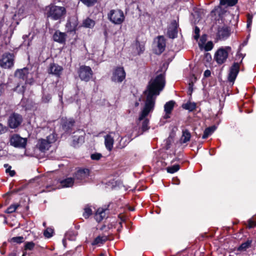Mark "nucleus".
I'll use <instances>...</instances> for the list:
<instances>
[{
  "label": "nucleus",
  "instance_id": "f257e3e1",
  "mask_svg": "<svg viewBox=\"0 0 256 256\" xmlns=\"http://www.w3.org/2000/svg\"><path fill=\"white\" fill-rule=\"evenodd\" d=\"M165 85L164 76V74H160L155 78H152L149 82L147 90L144 92L146 96L145 104L144 108L140 114L138 118V124L141 126L143 132L148 130L150 128L148 116L154 107L156 98L162 90Z\"/></svg>",
  "mask_w": 256,
  "mask_h": 256
},
{
  "label": "nucleus",
  "instance_id": "f03ea898",
  "mask_svg": "<svg viewBox=\"0 0 256 256\" xmlns=\"http://www.w3.org/2000/svg\"><path fill=\"white\" fill-rule=\"evenodd\" d=\"M46 12L48 18L54 20H58L64 17L66 14V10L63 6L50 5L46 8Z\"/></svg>",
  "mask_w": 256,
  "mask_h": 256
},
{
  "label": "nucleus",
  "instance_id": "7ed1b4c3",
  "mask_svg": "<svg viewBox=\"0 0 256 256\" xmlns=\"http://www.w3.org/2000/svg\"><path fill=\"white\" fill-rule=\"evenodd\" d=\"M231 52L232 48L230 46L221 47L216 52L214 58L218 64H222L226 62Z\"/></svg>",
  "mask_w": 256,
  "mask_h": 256
},
{
  "label": "nucleus",
  "instance_id": "20e7f679",
  "mask_svg": "<svg viewBox=\"0 0 256 256\" xmlns=\"http://www.w3.org/2000/svg\"><path fill=\"white\" fill-rule=\"evenodd\" d=\"M108 17L111 22L116 24H122L125 19L124 12L118 9L111 10L108 14Z\"/></svg>",
  "mask_w": 256,
  "mask_h": 256
},
{
  "label": "nucleus",
  "instance_id": "39448f33",
  "mask_svg": "<svg viewBox=\"0 0 256 256\" xmlns=\"http://www.w3.org/2000/svg\"><path fill=\"white\" fill-rule=\"evenodd\" d=\"M14 75L18 78L24 80L26 84H32L34 82L32 74L29 72L27 68L16 70Z\"/></svg>",
  "mask_w": 256,
  "mask_h": 256
},
{
  "label": "nucleus",
  "instance_id": "423d86ee",
  "mask_svg": "<svg viewBox=\"0 0 256 256\" xmlns=\"http://www.w3.org/2000/svg\"><path fill=\"white\" fill-rule=\"evenodd\" d=\"M56 136L55 134H52L46 137V139L40 140L38 143L39 150L42 152L48 150L51 144L55 142Z\"/></svg>",
  "mask_w": 256,
  "mask_h": 256
},
{
  "label": "nucleus",
  "instance_id": "0eeeda50",
  "mask_svg": "<svg viewBox=\"0 0 256 256\" xmlns=\"http://www.w3.org/2000/svg\"><path fill=\"white\" fill-rule=\"evenodd\" d=\"M126 76L124 68L122 67H117L113 70L111 80L116 83H121L125 79Z\"/></svg>",
  "mask_w": 256,
  "mask_h": 256
},
{
  "label": "nucleus",
  "instance_id": "6e6552de",
  "mask_svg": "<svg viewBox=\"0 0 256 256\" xmlns=\"http://www.w3.org/2000/svg\"><path fill=\"white\" fill-rule=\"evenodd\" d=\"M78 74L82 80L88 82L92 78L93 72L90 66H82L80 68Z\"/></svg>",
  "mask_w": 256,
  "mask_h": 256
},
{
  "label": "nucleus",
  "instance_id": "1a4fd4ad",
  "mask_svg": "<svg viewBox=\"0 0 256 256\" xmlns=\"http://www.w3.org/2000/svg\"><path fill=\"white\" fill-rule=\"evenodd\" d=\"M26 139L20 136L18 134L12 136L10 138V145L17 148H24L26 144Z\"/></svg>",
  "mask_w": 256,
  "mask_h": 256
},
{
  "label": "nucleus",
  "instance_id": "9d476101",
  "mask_svg": "<svg viewBox=\"0 0 256 256\" xmlns=\"http://www.w3.org/2000/svg\"><path fill=\"white\" fill-rule=\"evenodd\" d=\"M14 56L12 54L6 53L0 60V66L4 68H10L14 64Z\"/></svg>",
  "mask_w": 256,
  "mask_h": 256
},
{
  "label": "nucleus",
  "instance_id": "9b49d317",
  "mask_svg": "<svg viewBox=\"0 0 256 256\" xmlns=\"http://www.w3.org/2000/svg\"><path fill=\"white\" fill-rule=\"evenodd\" d=\"M22 121V116L19 114L14 113L10 116L8 124L10 128H15L21 124Z\"/></svg>",
  "mask_w": 256,
  "mask_h": 256
},
{
  "label": "nucleus",
  "instance_id": "f8f14e48",
  "mask_svg": "<svg viewBox=\"0 0 256 256\" xmlns=\"http://www.w3.org/2000/svg\"><path fill=\"white\" fill-rule=\"evenodd\" d=\"M240 70V64L234 62L230 69L228 80L230 82H233L236 78Z\"/></svg>",
  "mask_w": 256,
  "mask_h": 256
},
{
  "label": "nucleus",
  "instance_id": "ddd939ff",
  "mask_svg": "<svg viewBox=\"0 0 256 256\" xmlns=\"http://www.w3.org/2000/svg\"><path fill=\"white\" fill-rule=\"evenodd\" d=\"M156 48L155 50L156 54L162 53L166 47V40L163 36H158L156 40Z\"/></svg>",
  "mask_w": 256,
  "mask_h": 256
},
{
  "label": "nucleus",
  "instance_id": "4468645a",
  "mask_svg": "<svg viewBox=\"0 0 256 256\" xmlns=\"http://www.w3.org/2000/svg\"><path fill=\"white\" fill-rule=\"evenodd\" d=\"M178 24L176 20H173L168 30V35L169 38H174L177 36Z\"/></svg>",
  "mask_w": 256,
  "mask_h": 256
},
{
  "label": "nucleus",
  "instance_id": "2eb2a0df",
  "mask_svg": "<svg viewBox=\"0 0 256 256\" xmlns=\"http://www.w3.org/2000/svg\"><path fill=\"white\" fill-rule=\"evenodd\" d=\"M62 70L63 68L61 66L53 63L50 64L48 68V72L56 76H60Z\"/></svg>",
  "mask_w": 256,
  "mask_h": 256
},
{
  "label": "nucleus",
  "instance_id": "dca6fc26",
  "mask_svg": "<svg viewBox=\"0 0 256 256\" xmlns=\"http://www.w3.org/2000/svg\"><path fill=\"white\" fill-rule=\"evenodd\" d=\"M230 30L228 27L222 26L218 28L217 37L220 40H224L230 36Z\"/></svg>",
  "mask_w": 256,
  "mask_h": 256
},
{
  "label": "nucleus",
  "instance_id": "f3484780",
  "mask_svg": "<svg viewBox=\"0 0 256 256\" xmlns=\"http://www.w3.org/2000/svg\"><path fill=\"white\" fill-rule=\"evenodd\" d=\"M89 170L87 168L79 170L76 172L74 178L81 181L86 178L89 176Z\"/></svg>",
  "mask_w": 256,
  "mask_h": 256
},
{
  "label": "nucleus",
  "instance_id": "a211bd4d",
  "mask_svg": "<svg viewBox=\"0 0 256 256\" xmlns=\"http://www.w3.org/2000/svg\"><path fill=\"white\" fill-rule=\"evenodd\" d=\"M78 22L76 17H72L69 18L66 24V28L69 32H73L76 30Z\"/></svg>",
  "mask_w": 256,
  "mask_h": 256
},
{
  "label": "nucleus",
  "instance_id": "6ab92c4d",
  "mask_svg": "<svg viewBox=\"0 0 256 256\" xmlns=\"http://www.w3.org/2000/svg\"><path fill=\"white\" fill-rule=\"evenodd\" d=\"M112 134L111 132L104 136V145L108 151H111L113 148L114 140L112 136Z\"/></svg>",
  "mask_w": 256,
  "mask_h": 256
},
{
  "label": "nucleus",
  "instance_id": "aec40b11",
  "mask_svg": "<svg viewBox=\"0 0 256 256\" xmlns=\"http://www.w3.org/2000/svg\"><path fill=\"white\" fill-rule=\"evenodd\" d=\"M175 102L173 100L169 101L167 102L164 106V112H166L164 116V118H170L169 114L171 113L172 110L174 108Z\"/></svg>",
  "mask_w": 256,
  "mask_h": 256
},
{
  "label": "nucleus",
  "instance_id": "412c9836",
  "mask_svg": "<svg viewBox=\"0 0 256 256\" xmlns=\"http://www.w3.org/2000/svg\"><path fill=\"white\" fill-rule=\"evenodd\" d=\"M66 34L64 32L56 31L53 36L54 41L63 44L66 41Z\"/></svg>",
  "mask_w": 256,
  "mask_h": 256
},
{
  "label": "nucleus",
  "instance_id": "4be33fe9",
  "mask_svg": "<svg viewBox=\"0 0 256 256\" xmlns=\"http://www.w3.org/2000/svg\"><path fill=\"white\" fill-rule=\"evenodd\" d=\"M191 138L190 132L187 130H184L182 132V136L180 140V144H185L190 141Z\"/></svg>",
  "mask_w": 256,
  "mask_h": 256
},
{
  "label": "nucleus",
  "instance_id": "5701e85b",
  "mask_svg": "<svg viewBox=\"0 0 256 256\" xmlns=\"http://www.w3.org/2000/svg\"><path fill=\"white\" fill-rule=\"evenodd\" d=\"M62 188L72 187L74 184V179L72 178H68L60 181Z\"/></svg>",
  "mask_w": 256,
  "mask_h": 256
},
{
  "label": "nucleus",
  "instance_id": "b1692460",
  "mask_svg": "<svg viewBox=\"0 0 256 256\" xmlns=\"http://www.w3.org/2000/svg\"><path fill=\"white\" fill-rule=\"evenodd\" d=\"M106 210V209H104L102 208H99L97 210L95 214V219L97 222H100L105 218Z\"/></svg>",
  "mask_w": 256,
  "mask_h": 256
},
{
  "label": "nucleus",
  "instance_id": "393cba45",
  "mask_svg": "<svg viewBox=\"0 0 256 256\" xmlns=\"http://www.w3.org/2000/svg\"><path fill=\"white\" fill-rule=\"evenodd\" d=\"M134 46L136 49L134 52L138 54L142 53L144 50V45L143 43H140L138 42H136L134 44Z\"/></svg>",
  "mask_w": 256,
  "mask_h": 256
},
{
  "label": "nucleus",
  "instance_id": "a878e982",
  "mask_svg": "<svg viewBox=\"0 0 256 256\" xmlns=\"http://www.w3.org/2000/svg\"><path fill=\"white\" fill-rule=\"evenodd\" d=\"M216 129V127L215 126H212L206 128L204 131L202 138L203 139L206 138L209 136L211 135L214 132Z\"/></svg>",
  "mask_w": 256,
  "mask_h": 256
},
{
  "label": "nucleus",
  "instance_id": "bb28decb",
  "mask_svg": "<svg viewBox=\"0 0 256 256\" xmlns=\"http://www.w3.org/2000/svg\"><path fill=\"white\" fill-rule=\"evenodd\" d=\"M108 238L106 236H97L94 242H92V245H96L98 244H102Z\"/></svg>",
  "mask_w": 256,
  "mask_h": 256
},
{
  "label": "nucleus",
  "instance_id": "cd10ccee",
  "mask_svg": "<svg viewBox=\"0 0 256 256\" xmlns=\"http://www.w3.org/2000/svg\"><path fill=\"white\" fill-rule=\"evenodd\" d=\"M74 120L72 118L67 120L63 124V128L66 130H68L74 126Z\"/></svg>",
  "mask_w": 256,
  "mask_h": 256
},
{
  "label": "nucleus",
  "instance_id": "c85d7f7f",
  "mask_svg": "<svg viewBox=\"0 0 256 256\" xmlns=\"http://www.w3.org/2000/svg\"><path fill=\"white\" fill-rule=\"evenodd\" d=\"M182 107L185 109L192 112L196 108V104L195 102H188L182 104Z\"/></svg>",
  "mask_w": 256,
  "mask_h": 256
},
{
  "label": "nucleus",
  "instance_id": "c756f323",
  "mask_svg": "<svg viewBox=\"0 0 256 256\" xmlns=\"http://www.w3.org/2000/svg\"><path fill=\"white\" fill-rule=\"evenodd\" d=\"M94 22L88 18L86 19L83 22V26L86 28H91L94 26Z\"/></svg>",
  "mask_w": 256,
  "mask_h": 256
},
{
  "label": "nucleus",
  "instance_id": "7c9ffc66",
  "mask_svg": "<svg viewBox=\"0 0 256 256\" xmlns=\"http://www.w3.org/2000/svg\"><path fill=\"white\" fill-rule=\"evenodd\" d=\"M180 168V165L174 164L172 166H168L166 168L167 172L170 174L174 173L179 170Z\"/></svg>",
  "mask_w": 256,
  "mask_h": 256
},
{
  "label": "nucleus",
  "instance_id": "2f4dec72",
  "mask_svg": "<svg viewBox=\"0 0 256 256\" xmlns=\"http://www.w3.org/2000/svg\"><path fill=\"white\" fill-rule=\"evenodd\" d=\"M238 0H220L222 5L228 4L232 6L237 2Z\"/></svg>",
  "mask_w": 256,
  "mask_h": 256
},
{
  "label": "nucleus",
  "instance_id": "473e14b6",
  "mask_svg": "<svg viewBox=\"0 0 256 256\" xmlns=\"http://www.w3.org/2000/svg\"><path fill=\"white\" fill-rule=\"evenodd\" d=\"M92 214V211L90 208L88 206H86L84 209V212L83 213V216L86 218H88Z\"/></svg>",
  "mask_w": 256,
  "mask_h": 256
},
{
  "label": "nucleus",
  "instance_id": "72a5a7b5",
  "mask_svg": "<svg viewBox=\"0 0 256 256\" xmlns=\"http://www.w3.org/2000/svg\"><path fill=\"white\" fill-rule=\"evenodd\" d=\"M82 2L87 6H93L97 2V0H81Z\"/></svg>",
  "mask_w": 256,
  "mask_h": 256
},
{
  "label": "nucleus",
  "instance_id": "f704fd0d",
  "mask_svg": "<svg viewBox=\"0 0 256 256\" xmlns=\"http://www.w3.org/2000/svg\"><path fill=\"white\" fill-rule=\"evenodd\" d=\"M18 206L19 205L18 204H12L7 208L6 212L8 214L12 213L15 212Z\"/></svg>",
  "mask_w": 256,
  "mask_h": 256
},
{
  "label": "nucleus",
  "instance_id": "c9c22d12",
  "mask_svg": "<svg viewBox=\"0 0 256 256\" xmlns=\"http://www.w3.org/2000/svg\"><path fill=\"white\" fill-rule=\"evenodd\" d=\"M54 232L53 229L52 228H47L44 232V234L45 237L47 238H50L52 236V234Z\"/></svg>",
  "mask_w": 256,
  "mask_h": 256
},
{
  "label": "nucleus",
  "instance_id": "e433bc0d",
  "mask_svg": "<svg viewBox=\"0 0 256 256\" xmlns=\"http://www.w3.org/2000/svg\"><path fill=\"white\" fill-rule=\"evenodd\" d=\"M24 240V238L23 236H16L12 238L10 240V242H12L20 244L23 242Z\"/></svg>",
  "mask_w": 256,
  "mask_h": 256
},
{
  "label": "nucleus",
  "instance_id": "4c0bfd02",
  "mask_svg": "<svg viewBox=\"0 0 256 256\" xmlns=\"http://www.w3.org/2000/svg\"><path fill=\"white\" fill-rule=\"evenodd\" d=\"M214 44L212 42H208L204 46V49L206 51H210L212 49Z\"/></svg>",
  "mask_w": 256,
  "mask_h": 256
},
{
  "label": "nucleus",
  "instance_id": "58836bf2",
  "mask_svg": "<svg viewBox=\"0 0 256 256\" xmlns=\"http://www.w3.org/2000/svg\"><path fill=\"white\" fill-rule=\"evenodd\" d=\"M34 244L32 242H27L25 244V250H32L34 248Z\"/></svg>",
  "mask_w": 256,
  "mask_h": 256
},
{
  "label": "nucleus",
  "instance_id": "ea45409f",
  "mask_svg": "<svg viewBox=\"0 0 256 256\" xmlns=\"http://www.w3.org/2000/svg\"><path fill=\"white\" fill-rule=\"evenodd\" d=\"M102 157V155L100 153H95L91 154L90 158L93 160H98Z\"/></svg>",
  "mask_w": 256,
  "mask_h": 256
},
{
  "label": "nucleus",
  "instance_id": "a19ab883",
  "mask_svg": "<svg viewBox=\"0 0 256 256\" xmlns=\"http://www.w3.org/2000/svg\"><path fill=\"white\" fill-rule=\"evenodd\" d=\"M250 246V242H246L243 243L241 244V246L239 247L238 250H246L247 248H248Z\"/></svg>",
  "mask_w": 256,
  "mask_h": 256
},
{
  "label": "nucleus",
  "instance_id": "79ce46f5",
  "mask_svg": "<svg viewBox=\"0 0 256 256\" xmlns=\"http://www.w3.org/2000/svg\"><path fill=\"white\" fill-rule=\"evenodd\" d=\"M51 99V96L49 94H44L42 98V101L44 103H47L50 102Z\"/></svg>",
  "mask_w": 256,
  "mask_h": 256
},
{
  "label": "nucleus",
  "instance_id": "37998d69",
  "mask_svg": "<svg viewBox=\"0 0 256 256\" xmlns=\"http://www.w3.org/2000/svg\"><path fill=\"white\" fill-rule=\"evenodd\" d=\"M248 20H247V27L249 28L250 26L252 24V16L248 14L247 16Z\"/></svg>",
  "mask_w": 256,
  "mask_h": 256
},
{
  "label": "nucleus",
  "instance_id": "c03bdc74",
  "mask_svg": "<svg viewBox=\"0 0 256 256\" xmlns=\"http://www.w3.org/2000/svg\"><path fill=\"white\" fill-rule=\"evenodd\" d=\"M6 88V84H0V96L4 94Z\"/></svg>",
  "mask_w": 256,
  "mask_h": 256
},
{
  "label": "nucleus",
  "instance_id": "a18cd8bd",
  "mask_svg": "<svg viewBox=\"0 0 256 256\" xmlns=\"http://www.w3.org/2000/svg\"><path fill=\"white\" fill-rule=\"evenodd\" d=\"M256 226V222L252 220H248V228H254Z\"/></svg>",
  "mask_w": 256,
  "mask_h": 256
},
{
  "label": "nucleus",
  "instance_id": "49530a36",
  "mask_svg": "<svg viewBox=\"0 0 256 256\" xmlns=\"http://www.w3.org/2000/svg\"><path fill=\"white\" fill-rule=\"evenodd\" d=\"M7 130V128L0 123V134L5 133Z\"/></svg>",
  "mask_w": 256,
  "mask_h": 256
},
{
  "label": "nucleus",
  "instance_id": "de8ad7c7",
  "mask_svg": "<svg viewBox=\"0 0 256 256\" xmlns=\"http://www.w3.org/2000/svg\"><path fill=\"white\" fill-rule=\"evenodd\" d=\"M200 32V29L198 27H196L194 29L195 36H194V38L196 40H198L199 38Z\"/></svg>",
  "mask_w": 256,
  "mask_h": 256
},
{
  "label": "nucleus",
  "instance_id": "09e8293b",
  "mask_svg": "<svg viewBox=\"0 0 256 256\" xmlns=\"http://www.w3.org/2000/svg\"><path fill=\"white\" fill-rule=\"evenodd\" d=\"M11 166H9L8 168H6V172L7 173H9L10 175L11 176H13L15 174V172L14 170H10Z\"/></svg>",
  "mask_w": 256,
  "mask_h": 256
},
{
  "label": "nucleus",
  "instance_id": "8fccbe9b",
  "mask_svg": "<svg viewBox=\"0 0 256 256\" xmlns=\"http://www.w3.org/2000/svg\"><path fill=\"white\" fill-rule=\"evenodd\" d=\"M193 86L194 84L192 82L189 84L188 92L190 95L192 94L193 90Z\"/></svg>",
  "mask_w": 256,
  "mask_h": 256
},
{
  "label": "nucleus",
  "instance_id": "3c124183",
  "mask_svg": "<svg viewBox=\"0 0 256 256\" xmlns=\"http://www.w3.org/2000/svg\"><path fill=\"white\" fill-rule=\"evenodd\" d=\"M210 75V72L209 70H206L204 72V76L205 77H208Z\"/></svg>",
  "mask_w": 256,
  "mask_h": 256
},
{
  "label": "nucleus",
  "instance_id": "603ef678",
  "mask_svg": "<svg viewBox=\"0 0 256 256\" xmlns=\"http://www.w3.org/2000/svg\"><path fill=\"white\" fill-rule=\"evenodd\" d=\"M236 57H239V58H242H242H244V56L241 54H238V53L237 55H236ZM242 60H241L240 61V62H242Z\"/></svg>",
  "mask_w": 256,
  "mask_h": 256
},
{
  "label": "nucleus",
  "instance_id": "864d4df0",
  "mask_svg": "<svg viewBox=\"0 0 256 256\" xmlns=\"http://www.w3.org/2000/svg\"><path fill=\"white\" fill-rule=\"evenodd\" d=\"M9 256H16V254L14 252H12L10 254Z\"/></svg>",
  "mask_w": 256,
  "mask_h": 256
},
{
  "label": "nucleus",
  "instance_id": "5fc2aeb1",
  "mask_svg": "<svg viewBox=\"0 0 256 256\" xmlns=\"http://www.w3.org/2000/svg\"><path fill=\"white\" fill-rule=\"evenodd\" d=\"M204 38H202L200 39V41L202 42V44H203V43L204 42Z\"/></svg>",
  "mask_w": 256,
  "mask_h": 256
},
{
  "label": "nucleus",
  "instance_id": "6e6d98bb",
  "mask_svg": "<svg viewBox=\"0 0 256 256\" xmlns=\"http://www.w3.org/2000/svg\"><path fill=\"white\" fill-rule=\"evenodd\" d=\"M199 46L200 48L202 47V44L199 43Z\"/></svg>",
  "mask_w": 256,
  "mask_h": 256
},
{
  "label": "nucleus",
  "instance_id": "4d7b16f0",
  "mask_svg": "<svg viewBox=\"0 0 256 256\" xmlns=\"http://www.w3.org/2000/svg\"><path fill=\"white\" fill-rule=\"evenodd\" d=\"M7 166H8V164H4V167H5L6 168H7Z\"/></svg>",
  "mask_w": 256,
  "mask_h": 256
},
{
  "label": "nucleus",
  "instance_id": "13d9d810",
  "mask_svg": "<svg viewBox=\"0 0 256 256\" xmlns=\"http://www.w3.org/2000/svg\"><path fill=\"white\" fill-rule=\"evenodd\" d=\"M26 253L24 252L22 256H26Z\"/></svg>",
  "mask_w": 256,
  "mask_h": 256
},
{
  "label": "nucleus",
  "instance_id": "bf43d9fd",
  "mask_svg": "<svg viewBox=\"0 0 256 256\" xmlns=\"http://www.w3.org/2000/svg\"><path fill=\"white\" fill-rule=\"evenodd\" d=\"M43 226H46V222H44L43 223Z\"/></svg>",
  "mask_w": 256,
  "mask_h": 256
},
{
  "label": "nucleus",
  "instance_id": "052dcab7",
  "mask_svg": "<svg viewBox=\"0 0 256 256\" xmlns=\"http://www.w3.org/2000/svg\"><path fill=\"white\" fill-rule=\"evenodd\" d=\"M100 256H104V254H100Z\"/></svg>",
  "mask_w": 256,
  "mask_h": 256
},
{
  "label": "nucleus",
  "instance_id": "680f3d73",
  "mask_svg": "<svg viewBox=\"0 0 256 256\" xmlns=\"http://www.w3.org/2000/svg\"><path fill=\"white\" fill-rule=\"evenodd\" d=\"M20 12V10H18V14Z\"/></svg>",
  "mask_w": 256,
  "mask_h": 256
},
{
  "label": "nucleus",
  "instance_id": "e2e57ef3",
  "mask_svg": "<svg viewBox=\"0 0 256 256\" xmlns=\"http://www.w3.org/2000/svg\"><path fill=\"white\" fill-rule=\"evenodd\" d=\"M19 86H19V85H18V86H17V88H18L19 87Z\"/></svg>",
  "mask_w": 256,
  "mask_h": 256
}]
</instances>
